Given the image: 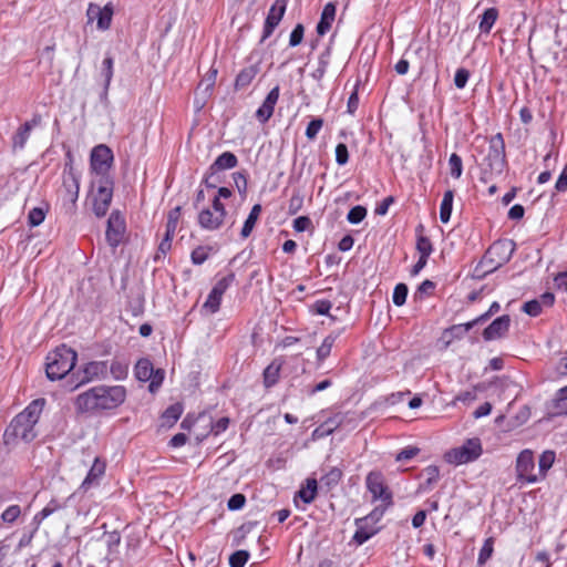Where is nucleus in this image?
I'll return each instance as SVG.
<instances>
[{
  "mask_svg": "<svg viewBox=\"0 0 567 567\" xmlns=\"http://www.w3.org/2000/svg\"><path fill=\"white\" fill-rule=\"evenodd\" d=\"M127 396L124 385H95L80 394L74 400L78 413L100 414L121 406Z\"/></svg>",
  "mask_w": 567,
  "mask_h": 567,
  "instance_id": "f257e3e1",
  "label": "nucleus"
},
{
  "mask_svg": "<svg viewBox=\"0 0 567 567\" xmlns=\"http://www.w3.org/2000/svg\"><path fill=\"white\" fill-rule=\"evenodd\" d=\"M44 405V399H35L11 420L3 433V442L7 446H14L21 441L30 443L37 437L35 426Z\"/></svg>",
  "mask_w": 567,
  "mask_h": 567,
  "instance_id": "f03ea898",
  "label": "nucleus"
},
{
  "mask_svg": "<svg viewBox=\"0 0 567 567\" xmlns=\"http://www.w3.org/2000/svg\"><path fill=\"white\" fill-rule=\"evenodd\" d=\"M231 196L233 190L230 188L219 187L216 195L212 198L210 205L198 212V226L207 231L219 230L225 225L228 215L223 199H228Z\"/></svg>",
  "mask_w": 567,
  "mask_h": 567,
  "instance_id": "7ed1b4c3",
  "label": "nucleus"
},
{
  "mask_svg": "<svg viewBox=\"0 0 567 567\" xmlns=\"http://www.w3.org/2000/svg\"><path fill=\"white\" fill-rule=\"evenodd\" d=\"M78 353L70 347L62 344L47 354L45 373L51 381L61 380L75 367Z\"/></svg>",
  "mask_w": 567,
  "mask_h": 567,
  "instance_id": "20e7f679",
  "label": "nucleus"
},
{
  "mask_svg": "<svg viewBox=\"0 0 567 567\" xmlns=\"http://www.w3.org/2000/svg\"><path fill=\"white\" fill-rule=\"evenodd\" d=\"M516 244L512 239H499L494 241L483 256L482 265L486 267V272H492L507 264L514 251Z\"/></svg>",
  "mask_w": 567,
  "mask_h": 567,
  "instance_id": "39448f33",
  "label": "nucleus"
},
{
  "mask_svg": "<svg viewBox=\"0 0 567 567\" xmlns=\"http://www.w3.org/2000/svg\"><path fill=\"white\" fill-rule=\"evenodd\" d=\"M516 482L519 486L536 484L542 482V476L535 468L534 452L529 449L523 450L515 462Z\"/></svg>",
  "mask_w": 567,
  "mask_h": 567,
  "instance_id": "423d86ee",
  "label": "nucleus"
},
{
  "mask_svg": "<svg viewBox=\"0 0 567 567\" xmlns=\"http://www.w3.org/2000/svg\"><path fill=\"white\" fill-rule=\"evenodd\" d=\"M482 452L480 439H468L462 446L446 452L444 458L450 464L461 465L477 460Z\"/></svg>",
  "mask_w": 567,
  "mask_h": 567,
  "instance_id": "0eeeda50",
  "label": "nucleus"
},
{
  "mask_svg": "<svg viewBox=\"0 0 567 567\" xmlns=\"http://www.w3.org/2000/svg\"><path fill=\"white\" fill-rule=\"evenodd\" d=\"M94 185L96 192L93 196V212L97 217L106 215L113 198V179L111 176L99 177Z\"/></svg>",
  "mask_w": 567,
  "mask_h": 567,
  "instance_id": "6e6552de",
  "label": "nucleus"
},
{
  "mask_svg": "<svg viewBox=\"0 0 567 567\" xmlns=\"http://www.w3.org/2000/svg\"><path fill=\"white\" fill-rule=\"evenodd\" d=\"M486 164L493 174L501 175L506 167L505 142L502 133H497L489 140Z\"/></svg>",
  "mask_w": 567,
  "mask_h": 567,
  "instance_id": "1a4fd4ad",
  "label": "nucleus"
},
{
  "mask_svg": "<svg viewBox=\"0 0 567 567\" xmlns=\"http://www.w3.org/2000/svg\"><path fill=\"white\" fill-rule=\"evenodd\" d=\"M365 484L368 491L372 494L373 501H381L385 506L393 504L392 493L385 484L384 476L379 471H372L367 475Z\"/></svg>",
  "mask_w": 567,
  "mask_h": 567,
  "instance_id": "9d476101",
  "label": "nucleus"
},
{
  "mask_svg": "<svg viewBox=\"0 0 567 567\" xmlns=\"http://www.w3.org/2000/svg\"><path fill=\"white\" fill-rule=\"evenodd\" d=\"M238 164V159L236 155L231 152L221 153L215 162L209 166L208 172L205 174L203 183L207 188H216L218 178L216 174L219 171L230 169L236 167Z\"/></svg>",
  "mask_w": 567,
  "mask_h": 567,
  "instance_id": "9b49d317",
  "label": "nucleus"
},
{
  "mask_svg": "<svg viewBox=\"0 0 567 567\" xmlns=\"http://www.w3.org/2000/svg\"><path fill=\"white\" fill-rule=\"evenodd\" d=\"M113 161V152L107 145L100 144L91 152V169L97 175V178L110 176L109 171Z\"/></svg>",
  "mask_w": 567,
  "mask_h": 567,
  "instance_id": "f8f14e48",
  "label": "nucleus"
},
{
  "mask_svg": "<svg viewBox=\"0 0 567 567\" xmlns=\"http://www.w3.org/2000/svg\"><path fill=\"white\" fill-rule=\"evenodd\" d=\"M235 274L229 272L226 276L221 277L217 280V282L212 288L205 303L204 308H206L210 313H215L219 310L221 299L227 289L234 284Z\"/></svg>",
  "mask_w": 567,
  "mask_h": 567,
  "instance_id": "ddd939ff",
  "label": "nucleus"
},
{
  "mask_svg": "<svg viewBox=\"0 0 567 567\" xmlns=\"http://www.w3.org/2000/svg\"><path fill=\"white\" fill-rule=\"evenodd\" d=\"M113 14L114 9L111 2L106 3L104 7H100L93 2L87 6V23L96 21V28L101 31H106L111 28Z\"/></svg>",
  "mask_w": 567,
  "mask_h": 567,
  "instance_id": "4468645a",
  "label": "nucleus"
},
{
  "mask_svg": "<svg viewBox=\"0 0 567 567\" xmlns=\"http://www.w3.org/2000/svg\"><path fill=\"white\" fill-rule=\"evenodd\" d=\"M287 9V0H275L272 6L270 7L265 24H264V31L261 37V42H264L266 39H268L275 29L280 23L285 12Z\"/></svg>",
  "mask_w": 567,
  "mask_h": 567,
  "instance_id": "2eb2a0df",
  "label": "nucleus"
},
{
  "mask_svg": "<svg viewBox=\"0 0 567 567\" xmlns=\"http://www.w3.org/2000/svg\"><path fill=\"white\" fill-rule=\"evenodd\" d=\"M125 233V220L120 213H112L107 219L106 240L112 247H117Z\"/></svg>",
  "mask_w": 567,
  "mask_h": 567,
  "instance_id": "dca6fc26",
  "label": "nucleus"
},
{
  "mask_svg": "<svg viewBox=\"0 0 567 567\" xmlns=\"http://www.w3.org/2000/svg\"><path fill=\"white\" fill-rule=\"evenodd\" d=\"M280 90L279 86H275L270 90V92L267 94L265 101L259 106V109L256 111V118L261 123L265 124L269 121V118L272 116L275 106L279 100Z\"/></svg>",
  "mask_w": 567,
  "mask_h": 567,
  "instance_id": "f3484780",
  "label": "nucleus"
},
{
  "mask_svg": "<svg viewBox=\"0 0 567 567\" xmlns=\"http://www.w3.org/2000/svg\"><path fill=\"white\" fill-rule=\"evenodd\" d=\"M509 326L511 317L508 315H503L496 318L488 327L484 329V340L491 341L504 337L507 333Z\"/></svg>",
  "mask_w": 567,
  "mask_h": 567,
  "instance_id": "a211bd4d",
  "label": "nucleus"
},
{
  "mask_svg": "<svg viewBox=\"0 0 567 567\" xmlns=\"http://www.w3.org/2000/svg\"><path fill=\"white\" fill-rule=\"evenodd\" d=\"M106 471V462L101 457H95L94 462L89 470L87 475L83 480L81 484V488L84 491L90 489L92 486H96L100 484L101 478L104 476Z\"/></svg>",
  "mask_w": 567,
  "mask_h": 567,
  "instance_id": "6ab92c4d",
  "label": "nucleus"
},
{
  "mask_svg": "<svg viewBox=\"0 0 567 567\" xmlns=\"http://www.w3.org/2000/svg\"><path fill=\"white\" fill-rule=\"evenodd\" d=\"M109 372V365L106 361H92L84 365L83 378L79 384L87 383L93 380L105 379Z\"/></svg>",
  "mask_w": 567,
  "mask_h": 567,
  "instance_id": "aec40b11",
  "label": "nucleus"
},
{
  "mask_svg": "<svg viewBox=\"0 0 567 567\" xmlns=\"http://www.w3.org/2000/svg\"><path fill=\"white\" fill-rule=\"evenodd\" d=\"M63 188L65 192L64 199L69 200L72 204V206L75 207L80 192V178L75 174L73 168H70V171L64 174Z\"/></svg>",
  "mask_w": 567,
  "mask_h": 567,
  "instance_id": "412c9836",
  "label": "nucleus"
},
{
  "mask_svg": "<svg viewBox=\"0 0 567 567\" xmlns=\"http://www.w3.org/2000/svg\"><path fill=\"white\" fill-rule=\"evenodd\" d=\"M41 122L39 115H34L32 120L27 121L17 130L16 134L12 137V143L14 148H23L31 135V131L33 127L38 126Z\"/></svg>",
  "mask_w": 567,
  "mask_h": 567,
  "instance_id": "4be33fe9",
  "label": "nucleus"
},
{
  "mask_svg": "<svg viewBox=\"0 0 567 567\" xmlns=\"http://www.w3.org/2000/svg\"><path fill=\"white\" fill-rule=\"evenodd\" d=\"M260 72V62L257 61L256 63H252L248 66H245L240 70V72L237 74L235 79V90H244L248 87L251 82L255 80V78Z\"/></svg>",
  "mask_w": 567,
  "mask_h": 567,
  "instance_id": "5701e85b",
  "label": "nucleus"
},
{
  "mask_svg": "<svg viewBox=\"0 0 567 567\" xmlns=\"http://www.w3.org/2000/svg\"><path fill=\"white\" fill-rule=\"evenodd\" d=\"M357 530L352 537V542L357 545H362L367 540H369L373 535H375L379 530L377 526L369 523L367 519L358 518L355 519Z\"/></svg>",
  "mask_w": 567,
  "mask_h": 567,
  "instance_id": "b1692460",
  "label": "nucleus"
},
{
  "mask_svg": "<svg viewBox=\"0 0 567 567\" xmlns=\"http://www.w3.org/2000/svg\"><path fill=\"white\" fill-rule=\"evenodd\" d=\"M282 365L284 360L280 358H276L266 367L262 373L265 388L269 389L277 384L280 378V371Z\"/></svg>",
  "mask_w": 567,
  "mask_h": 567,
  "instance_id": "393cba45",
  "label": "nucleus"
},
{
  "mask_svg": "<svg viewBox=\"0 0 567 567\" xmlns=\"http://www.w3.org/2000/svg\"><path fill=\"white\" fill-rule=\"evenodd\" d=\"M422 475L425 476V481L419 485L417 493L429 492L439 482L440 470L436 465L426 466Z\"/></svg>",
  "mask_w": 567,
  "mask_h": 567,
  "instance_id": "a878e982",
  "label": "nucleus"
},
{
  "mask_svg": "<svg viewBox=\"0 0 567 567\" xmlns=\"http://www.w3.org/2000/svg\"><path fill=\"white\" fill-rule=\"evenodd\" d=\"M261 212H262V207L260 204H255L252 206L248 217L246 218V220L243 225V228L240 231L241 238L246 239L251 235V233L257 224V220L259 219Z\"/></svg>",
  "mask_w": 567,
  "mask_h": 567,
  "instance_id": "bb28decb",
  "label": "nucleus"
},
{
  "mask_svg": "<svg viewBox=\"0 0 567 567\" xmlns=\"http://www.w3.org/2000/svg\"><path fill=\"white\" fill-rule=\"evenodd\" d=\"M498 19V10L496 8L486 9L481 16L478 29L481 33L488 34Z\"/></svg>",
  "mask_w": 567,
  "mask_h": 567,
  "instance_id": "cd10ccee",
  "label": "nucleus"
},
{
  "mask_svg": "<svg viewBox=\"0 0 567 567\" xmlns=\"http://www.w3.org/2000/svg\"><path fill=\"white\" fill-rule=\"evenodd\" d=\"M153 363L147 358L140 359L134 368V374L138 381L146 382L153 377Z\"/></svg>",
  "mask_w": 567,
  "mask_h": 567,
  "instance_id": "c85d7f7f",
  "label": "nucleus"
},
{
  "mask_svg": "<svg viewBox=\"0 0 567 567\" xmlns=\"http://www.w3.org/2000/svg\"><path fill=\"white\" fill-rule=\"evenodd\" d=\"M556 460V453L553 450L544 451L538 458V474L542 482L547 477L548 471L551 468Z\"/></svg>",
  "mask_w": 567,
  "mask_h": 567,
  "instance_id": "c756f323",
  "label": "nucleus"
},
{
  "mask_svg": "<svg viewBox=\"0 0 567 567\" xmlns=\"http://www.w3.org/2000/svg\"><path fill=\"white\" fill-rule=\"evenodd\" d=\"M416 250L420 254V256L430 257L433 252V245L429 237L424 236L422 233L424 230V226L420 224L416 227Z\"/></svg>",
  "mask_w": 567,
  "mask_h": 567,
  "instance_id": "7c9ffc66",
  "label": "nucleus"
},
{
  "mask_svg": "<svg viewBox=\"0 0 567 567\" xmlns=\"http://www.w3.org/2000/svg\"><path fill=\"white\" fill-rule=\"evenodd\" d=\"M317 494V481L316 478H308L306 486H301L298 491L297 496L295 497V502L298 503V498L301 499L305 504H309L315 499Z\"/></svg>",
  "mask_w": 567,
  "mask_h": 567,
  "instance_id": "2f4dec72",
  "label": "nucleus"
},
{
  "mask_svg": "<svg viewBox=\"0 0 567 567\" xmlns=\"http://www.w3.org/2000/svg\"><path fill=\"white\" fill-rule=\"evenodd\" d=\"M454 190L449 189L444 193L440 206V219L443 224L449 223L453 209Z\"/></svg>",
  "mask_w": 567,
  "mask_h": 567,
  "instance_id": "473e14b6",
  "label": "nucleus"
},
{
  "mask_svg": "<svg viewBox=\"0 0 567 567\" xmlns=\"http://www.w3.org/2000/svg\"><path fill=\"white\" fill-rule=\"evenodd\" d=\"M183 413V405L181 403H175L169 405L163 413H162V422L163 425H166L168 427L173 426L178 419L181 417Z\"/></svg>",
  "mask_w": 567,
  "mask_h": 567,
  "instance_id": "72a5a7b5",
  "label": "nucleus"
},
{
  "mask_svg": "<svg viewBox=\"0 0 567 567\" xmlns=\"http://www.w3.org/2000/svg\"><path fill=\"white\" fill-rule=\"evenodd\" d=\"M214 254V247L209 245H199L190 252V260L194 265H203Z\"/></svg>",
  "mask_w": 567,
  "mask_h": 567,
  "instance_id": "f704fd0d",
  "label": "nucleus"
},
{
  "mask_svg": "<svg viewBox=\"0 0 567 567\" xmlns=\"http://www.w3.org/2000/svg\"><path fill=\"white\" fill-rule=\"evenodd\" d=\"M336 17V6L332 2H328L321 11V35L330 30L332 22Z\"/></svg>",
  "mask_w": 567,
  "mask_h": 567,
  "instance_id": "c9c22d12",
  "label": "nucleus"
},
{
  "mask_svg": "<svg viewBox=\"0 0 567 567\" xmlns=\"http://www.w3.org/2000/svg\"><path fill=\"white\" fill-rule=\"evenodd\" d=\"M182 218V207L176 206L171 209L167 214L166 230L171 235H175Z\"/></svg>",
  "mask_w": 567,
  "mask_h": 567,
  "instance_id": "e433bc0d",
  "label": "nucleus"
},
{
  "mask_svg": "<svg viewBox=\"0 0 567 567\" xmlns=\"http://www.w3.org/2000/svg\"><path fill=\"white\" fill-rule=\"evenodd\" d=\"M113 66H114L113 58L111 55L105 56L104 60L102 61V70H101V74L104 79L105 91L109 90L111 81L113 79V73H114Z\"/></svg>",
  "mask_w": 567,
  "mask_h": 567,
  "instance_id": "4c0bfd02",
  "label": "nucleus"
},
{
  "mask_svg": "<svg viewBox=\"0 0 567 567\" xmlns=\"http://www.w3.org/2000/svg\"><path fill=\"white\" fill-rule=\"evenodd\" d=\"M494 551V538L488 537L485 539L477 557V565L484 566L487 560L492 557Z\"/></svg>",
  "mask_w": 567,
  "mask_h": 567,
  "instance_id": "58836bf2",
  "label": "nucleus"
},
{
  "mask_svg": "<svg viewBox=\"0 0 567 567\" xmlns=\"http://www.w3.org/2000/svg\"><path fill=\"white\" fill-rule=\"evenodd\" d=\"M109 371L115 380H124L128 374V364L123 361L114 360L109 367Z\"/></svg>",
  "mask_w": 567,
  "mask_h": 567,
  "instance_id": "ea45409f",
  "label": "nucleus"
},
{
  "mask_svg": "<svg viewBox=\"0 0 567 567\" xmlns=\"http://www.w3.org/2000/svg\"><path fill=\"white\" fill-rule=\"evenodd\" d=\"M105 543L107 546L109 555L117 554L118 546L121 544V534L117 530L105 533Z\"/></svg>",
  "mask_w": 567,
  "mask_h": 567,
  "instance_id": "a19ab883",
  "label": "nucleus"
},
{
  "mask_svg": "<svg viewBox=\"0 0 567 567\" xmlns=\"http://www.w3.org/2000/svg\"><path fill=\"white\" fill-rule=\"evenodd\" d=\"M174 236L175 235L165 233L163 239L161 240V243L158 245L157 251L154 256L155 261H158L159 259L165 258V256L172 248V241H173Z\"/></svg>",
  "mask_w": 567,
  "mask_h": 567,
  "instance_id": "79ce46f5",
  "label": "nucleus"
},
{
  "mask_svg": "<svg viewBox=\"0 0 567 567\" xmlns=\"http://www.w3.org/2000/svg\"><path fill=\"white\" fill-rule=\"evenodd\" d=\"M450 174L453 178L458 179L463 173V161L456 153L451 154L449 158Z\"/></svg>",
  "mask_w": 567,
  "mask_h": 567,
  "instance_id": "37998d69",
  "label": "nucleus"
},
{
  "mask_svg": "<svg viewBox=\"0 0 567 567\" xmlns=\"http://www.w3.org/2000/svg\"><path fill=\"white\" fill-rule=\"evenodd\" d=\"M409 288L405 284H398L394 287L392 300L393 303L398 307H401L405 303L408 297Z\"/></svg>",
  "mask_w": 567,
  "mask_h": 567,
  "instance_id": "c03bdc74",
  "label": "nucleus"
},
{
  "mask_svg": "<svg viewBox=\"0 0 567 567\" xmlns=\"http://www.w3.org/2000/svg\"><path fill=\"white\" fill-rule=\"evenodd\" d=\"M341 328H339L337 331L331 332L329 336H327L323 341L321 342V360L330 354L331 348L336 341V339L341 333Z\"/></svg>",
  "mask_w": 567,
  "mask_h": 567,
  "instance_id": "a18cd8bd",
  "label": "nucleus"
},
{
  "mask_svg": "<svg viewBox=\"0 0 567 567\" xmlns=\"http://www.w3.org/2000/svg\"><path fill=\"white\" fill-rule=\"evenodd\" d=\"M249 559V553L247 550H237L229 557L230 567H244Z\"/></svg>",
  "mask_w": 567,
  "mask_h": 567,
  "instance_id": "49530a36",
  "label": "nucleus"
},
{
  "mask_svg": "<svg viewBox=\"0 0 567 567\" xmlns=\"http://www.w3.org/2000/svg\"><path fill=\"white\" fill-rule=\"evenodd\" d=\"M21 515V508L19 505H11L9 507H7L2 514H1V519L4 522V523H8V524H13Z\"/></svg>",
  "mask_w": 567,
  "mask_h": 567,
  "instance_id": "de8ad7c7",
  "label": "nucleus"
},
{
  "mask_svg": "<svg viewBox=\"0 0 567 567\" xmlns=\"http://www.w3.org/2000/svg\"><path fill=\"white\" fill-rule=\"evenodd\" d=\"M367 216V209L363 206H354L352 207L347 216V219L350 224H359L361 223Z\"/></svg>",
  "mask_w": 567,
  "mask_h": 567,
  "instance_id": "09e8293b",
  "label": "nucleus"
},
{
  "mask_svg": "<svg viewBox=\"0 0 567 567\" xmlns=\"http://www.w3.org/2000/svg\"><path fill=\"white\" fill-rule=\"evenodd\" d=\"M342 477V471L339 467H332L323 477H321V481H324V484L331 488L336 486Z\"/></svg>",
  "mask_w": 567,
  "mask_h": 567,
  "instance_id": "8fccbe9b",
  "label": "nucleus"
},
{
  "mask_svg": "<svg viewBox=\"0 0 567 567\" xmlns=\"http://www.w3.org/2000/svg\"><path fill=\"white\" fill-rule=\"evenodd\" d=\"M45 213L40 207L32 208L28 214V223L30 226L35 227L43 223Z\"/></svg>",
  "mask_w": 567,
  "mask_h": 567,
  "instance_id": "3c124183",
  "label": "nucleus"
},
{
  "mask_svg": "<svg viewBox=\"0 0 567 567\" xmlns=\"http://www.w3.org/2000/svg\"><path fill=\"white\" fill-rule=\"evenodd\" d=\"M340 423L341 417L339 415L321 422V437L331 434L340 425Z\"/></svg>",
  "mask_w": 567,
  "mask_h": 567,
  "instance_id": "603ef678",
  "label": "nucleus"
},
{
  "mask_svg": "<svg viewBox=\"0 0 567 567\" xmlns=\"http://www.w3.org/2000/svg\"><path fill=\"white\" fill-rule=\"evenodd\" d=\"M470 71L465 68H460L456 70L454 75V84L457 89H464L470 79Z\"/></svg>",
  "mask_w": 567,
  "mask_h": 567,
  "instance_id": "864d4df0",
  "label": "nucleus"
},
{
  "mask_svg": "<svg viewBox=\"0 0 567 567\" xmlns=\"http://www.w3.org/2000/svg\"><path fill=\"white\" fill-rule=\"evenodd\" d=\"M349 161L348 146L344 143H339L336 146V162L339 166H343Z\"/></svg>",
  "mask_w": 567,
  "mask_h": 567,
  "instance_id": "5fc2aeb1",
  "label": "nucleus"
},
{
  "mask_svg": "<svg viewBox=\"0 0 567 567\" xmlns=\"http://www.w3.org/2000/svg\"><path fill=\"white\" fill-rule=\"evenodd\" d=\"M523 311L530 317H537L542 312L540 301L537 299L529 300L524 303Z\"/></svg>",
  "mask_w": 567,
  "mask_h": 567,
  "instance_id": "6e6d98bb",
  "label": "nucleus"
},
{
  "mask_svg": "<svg viewBox=\"0 0 567 567\" xmlns=\"http://www.w3.org/2000/svg\"><path fill=\"white\" fill-rule=\"evenodd\" d=\"M435 289V284L426 279L416 289L415 297L422 299L424 296L432 295Z\"/></svg>",
  "mask_w": 567,
  "mask_h": 567,
  "instance_id": "4d7b16f0",
  "label": "nucleus"
},
{
  "mask_svg": "<svg viewBox=\"0 0 567 567\" xmlns=\"http://www.w3.org/2000/svg\"><path fill=\"white\" fill-rule=\"evenodd\" d=\"M66 507L65 502H61L58 498H52L49 501V503L42 508V511L48 515H52L55 512H59L60 509H63Z\"/></svg>",
  "mask_w": 567,
  "mask_h": 567,
  "instance_id": "13d9d810",
  "label": "nucleus"
},
{
  "mask_svg": "<svg viewBox=\"0 0 567 567\" xmlns=\"http://www.w3.org/2000/svg\"><path fill=\"white\" fill-rule=\"evenodd\" d=\"M229 423L230 420L227 416L220 417L215 423L210 422V432H213L214 435H219L228 429Z\"/></svg>",
  "mask_w": 567,
  "mask_h": 567,
  "instance_id": "bf43d9fd",
  "label": "nucleus"
},
{
  "mask_svg": "<svg viewBox=\"0 0 567 567\" xmlns=\"http://www.w3.org/2000/svg\"><path fill=\"white\" fill-rule=\"evenodd\" d=\"M246 497L244 494L237 493L234 494L227 503V506L230 511H238L245 506Z\"/></svg>",
  "mask_w": 567,
  "mask_h": 567,
  "instance_id": "052dcab7",
  "label": "nucleus"
},
{
  "mask_svg": "<svg viewBox=\"0 0 567 567\" xmlns=\"http://www.w3.org/2000/svg\"><path fill=\"white\" fill-rule=\"evenodd\" d=\"M420 452V449L419 447H415V446H408L403 450H401L396 456H395V460L398 462H402V461H409L411 458H413L414 456H416Z\"/></svg>",
  "mask_w": 567,
  "mask_h": 567,
  "instance_id": "680f3d73",
  "label": "nucleus"
},
{
  "mask_svg": "<svg viewBox=\"0 0 567 567\" xmlns=\"http://www.w3.org/2000/svg\"><path fill=\"white\" fill-rule=\"evenodd\" d=\"M163 380H164V371L158 369V370H153V377L148 380L150 381V391L151 392H155L158 390V388L162 385L163 383Z\"/></svg>",
  "mask_w": 567,
  "mask_h": 567,
  "instance_id": "e2e57ef3",
  "label": "nucleus"
},
{
  "mask_svg": "<svg viewBox=\"0 0 567 567\" xmlns=\"http://www.w3.org/2000/svg\"><path fill=\"white\" fill-rule=\"evenodd\" d=\"M556 408L560 413L567 414V385L557 392Z\"/></svg>",
  "mask_w": 567,
  "mask_h": 567,
  "instance_id": "0e129e2a",
  "label": "nucleus"
},
{
  "mask_svg": "<svg viewBox=\"0 0 567 567\" xmlns=\"http://www.w3.org/2000/svg\"><path fill=\"white\" fill-rule=\"evenodd\" d=\"M388 507L389 506H385V504H382L381 506L375 507L369 515H367L363 518L375 526L377 523L384 515V512Z\"/></svg>",
  "mask_w": 567,
  "mask_h": 567,
  "instance_id": "69168bd1",
  "label": "nucleus"
},
{
  "mask_svg": "<svg viewBox=\"0 0 567 567\" xmlns=\"http://www.w3.org/2000/svg\"><path fill=\"white\" fill-rule=\"evenodd\" d=\"M303 25L298 23L290 34L289 44L291 47H297L298 44H300L303 38Z\"/></svg>",
  "mask_w": 567,
  "mask_h": 567,
  "instance_id": "338daca9",
  "label": "nucleus"
},
{
  "mask_svg": "<svg viewBox=\"0 0 567 567\" xmlns=\"http://www.w3.org/2000/svg\"><path fill=\"white\" fill-rule=\"evenodd\" d=\"M555 188L559 193L567 190V164L564 166L558 179L556 181Z\"/></svg>",
  "mask_w": 567,
  "mask_h": 567,
  "instance_id": "774afa93",
  "label": "nucleus"
}]
</instances>
